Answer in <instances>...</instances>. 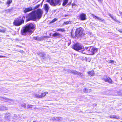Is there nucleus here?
Listing matches in <instances>:
<instances>
[{"instance_id":"1","label":"nucleus","mask_w":122,"mask_h":122,"mask_svg":"<svg viewBox=\"0 0 122 122\" xmlns=\"http://www.w3.org/2000/svg\"><path fill=\"white\" fill-rule=\"evenodd\" d=\"M43 13V11L40 9H38L36 10L33 11L28 14L29 17L26 20V21H35L37 19L39 20L41 18Z\"/></svg>"},{"instance_id":"2","label":"nucleus","mask_w":122,"mask_h":122,"mask_svg":"<svg viewBox=\"0 0 122 122\" xmlns=\"http://www.w3.org/2000/svg\"><path fill=\"white\" fill-rule=\"evenodd\" d=\"M35 29V25L32 23H30L23 27L21 30V33L22 35L26 36L28 33L30 34H32Z\"/></svg>"},{"instance_id":"3","label":"nucleus","mask_w":122,"mask_h":122,"mask_svg":"<svg viewBox=\"0 0 122 122\" xmlns=\"http://www.w3.org/2000/svg\"><path fill=\"white\" fill-rule=\"evenodd\" d=\"M25 16H23L21 19H20L21 16H20L19 18H17L13 22V25L15 26H19L23 24L24 22Z\"/></svg>"},{"instance_id":"4","label":"nucleus","mask_w":122,"mask_h":122,"mask_svg":"<svg viewBox=\"0 0 122 122\" xmlns=\"http://www.w3.org/2000/svg\"><path fill=\"white\" fill-rule=\"evenodd\" d=\"M98 49L97 48L89 46L85 48L84 50L86 51V54L90 55L94 54L95 52L97 51Z\"/></svg>"},{"instance_id":"5","label":"nucleus","mask_w":122,"mask_h":122,"mask_svg":"<svg viewBox=\"0 0 122 122\" xmlns=\"http://www.w3.org/2000/svg\"><path fill=\"white\" fill-rule=\"evenodd\" d=\"M83 29L80 27L77 28L75 31V37H81L84 36L85 34L84 33Z\"/></svg>"},{"instance_id":"6","label":"nucleus","mask_w":122,"mask_h":122,"mask_svg":"<svg viewBox=\"0 0 122 122\" xmlns=\"http://www.w3.org/2000/svg\"><path fill=\"white\" fill-rule=\"evenodd\" d=\"M61 0H46V2L49 3L50 5L53 6H55L60 5L61 4Z\"/></svg>"},{"instance_id":"7","label":"nucleus","mask_w":122,"mask_h":122,"mask_svg":"<svg viewBox=\"0 0 122 122\" xmlns=\"http://www.w3.org/2000/svg\"><path fill=\"white\" fill-rule=\"evenodd\" d=\"M72 48L74 50L78 51L82 49L81 46L78 43H76L74 44L72 46Z\"/></svg>"},{"instance_id":"8","label":"nucleus","mask_w":122,"mask_h":122,"mask_svg":"<svg viewBox=\"0 0 122 122\" xmlns=\"http://www.w3.org/2000/svg\"><path fill=\"white\" fill-rule=\"evenodd\" d=\"M48 93L47 92H42L40 94H36V95L35 96L36 97L38 98H42L45 97L46 94Z\"/></svg>"},{"instance_id":"9","label":"nucleus","mask_w":122,"mask_h":122,"mask_svg":"<svg viewBox=\"0 0 122 122\" xmlns=\"http://www.w3.org/2000/svg\"><path fill=\"white\" fill-rule=\"evenodd\" d=\"M79 18L81 20H84L86 19V15L84 13H82L79 15Z\"/></svg>"},{"instance_id":"10","label":"nucleus","mask_w":122,"mask_h":122,"mask_svg":"<svg viewBox=\"0 0 122 122\" xmlns=\"http://www.w3.org/2000/svg\"><path fill=\"white\" fill-rule=\"evenodd\" d=\"M106 78H104L102 79L105 82H108L110 84H112V81L110 78L109 77H107V76H106Z\"/></svg>"},{"instance_id":"11","label":"nucleus","mask_w":122,"mask_h":122,"mask_svg":"<svg viewBox=\"0 0 122 122\" xmlns=\"http://www.w3.org/2000/svg\"><path fill=\"white\" fill-rule=\"evenodd\" d=\"M47 38V36H42L41 37H39L38 36L34 37L33 39H34L37 41H41L43 39Z\"/></svg>"},{"instance_id":"12","label":"nucleus","mask_w":122,"mask_h":122,"mask_svg":"<svg viewBox=\"0 0 122 122\" xmlns=\"http://www.w3.org/2000/svg\"><path fill=\"white\" fill-rule=\"evenodd\" d=\"M52 36L54 37H57L58 38H59L61 37V35L60 33L56 32L53 33Z\"/></svg>"},{"instance_id":"13","label":"nucleus","mask_w":122,"mask_h":122,"mask_svg":"<svg viewBox=\"0 0 122 122\" xmlns=\"http://www.w3.org/2000/svg\"><path fill=\"white\" fill-rule=\"evenodd\" d=\"M33 10L32 7H30L28 8H26L24 10V13H26L31 11Z\"/></svg>"},{"instance_id":"14","label":"nucleus","mask_w":122,"mask_h":122,"mask_svg":"<svg viewBox=\"0 0 122 122\" xmlns=\"http://www.w3.org/2000/svg\"><path fill=\"white\" fill-rule=\"evenodd\" d=\"M44 9L46 11V13H47L48 12L49 7L48 5L47 4H45L44 5Z\"/></svg>"},{"instance_id":"15","label":"nucleus","mask_w":122,"mask_h":122,"mask_svg":"<svg viewBox=\"0 0 122 122\" xmlns=\"http://www.w3.org/2000/svg\"><path fill=\"white\" fill-rule=\"evenodd\" d=\"M87 73L90 76H93L94 75L95 73L93 70H91L88 71L87 72Z\"/></svg>"},{"instance_id":"16","label":"nucleus","mask_w":122,"mask_h":122,"mask_svg":"<svg viewBox=\"0 0 122 122\" xmlns=\"http://www.w3.org/2000/svg\"><path fill=\"white\" fill-rule=\"evenodd\" d=\"M109 117L110 118H115L117 119H118L120 118L119 117L115 115H114L113 116H110Z\"/></svg>"},{"instance_id":"17","label":"nucleus","mask_w":122,"mask_h":122,"mask_svg":"<svg viewBox=\"0 0 122 122\" xmlns=\"http://www.w3.org/2000/svg\"><path fill=\"white\" fill-rule=\"evenodd\" d=\"M12 0H8L6 2V4L8 5V6H9L10 5V4L12 2Z\"/></svg>"},{"instance_id":"18","label":"nucleus","mask_w":122,"mask_h":122,"mask_svg":"<svg viewBox=\"0 0 122 122\" xmlns=\"http://www.w3.org/2000/svg\"><path fill=\"white\" fill-rule=\"evenodd\" d=\"M68 1V0H64L62 3V5L64 6L67 3Z\"/></svg>"},{"instance_id":"19","label":"nucleus","mask_w":122,"mask_h":122,"mask_svg":"<svg viewBox=\"0 0 122 122\" xmlns=\"http://www.w3.org/2000/svg\"><path fill=\"white\" fill-rule=\"evenodd\" d=\"M71 22L70 21H66V22H64L63 25H67L69 24H70L71 23Z\"/></svg>"},{"instance_id":"20","label":"nucleus","mask_w":122,"mask_h":122,"mask_svg":"<svg viewBox=\"0 0 122 122\" xmlns=\"http://www.w3.org/2000/svg\"><path fill=\"white\" fill-rule=\"evenodd\" d=\"M56 30L58 31H61V32H64L66 31L65 29L64 28L58 29L57 30Z\"/></svg>"},{"instance_id":"21","label":"nucleus","mask_w":122,"mask_h":122,"mask_svg":"<svg viewBox=\"0 0 122 122\" xmlns=\"http://www.w3.org/2000/svg\"><path fill=\"white\" fill-rule=\"evenodd\" d=\"M57 20V19L56 18H55L54 19H53V20H52L50 21V23H52Z\"/></svg>"},{"instance_id":"22","label":"nucleus","mask_w":122,"mask_h":122,"mask_svg":"<svg viewBox=\"0 0 122 122\" xmlns=\"http://www.w3.org/2000/svg\"><path fill=\"white\" fill-rule=\"evenodd\" d=\"M91 14L92 16L95 19H98V20H99V17L96 16L95 15L93 14Z\"/></svg>"},{"instance_id":"23","label":"nucleus","mask_w":122,"mask_h":122,"mask_svg":"<svg viewBox=\"0 0 122 122\" xmlns=\"http://www.w3.org/2000/svg\"><path fill=\"white\" fill-rule=\"evenodd\" d=\"M91 14L92 16L95 19H98V20H99V17L96 16L95 15L93 14Z\"/></svg>"},{"instance_id":"24","label":"nucleus","mask_w":122,"mask_h":122,"mask_svg":"<svg viewBox=\"0 0 122 122\" xmlns=\"http://www.w3.org/2000/svg\"><path fill=\"white\" fill-rule=\"evenodd\" d=\"M88 89L86 87L84 88L83 89V92L84 93H86L88 92Z\"/></svg>"},{"instance_id":"25","label":"nucleus","mask_w":122,"mask_h":122,"mask_svg":"<svg viewBox=\"0 0 122 122\" xmlns=\"http://www.w3.org/2000/svg\"><path fill=\"white\" fill-rule=\"evenodd\" d=\"M40 4H39L37 5L36 6H35V7H34V9H36L40 7Z\"/></svg>"},{"instance_id":"26","label":"nucleus","mask_w":122,"mask_h":122,"mask_svg":"<svg viewBox=\"0 0 122 122\" xmlns=\"http://www.w3.org/2000/svg\"><path fill=\"white\" fill-rule=\"evenodd\" d=\"M3 28L2 30L0 29V32H4L5 31V28L3 27Z\"/></svg>"},{"instance_id":"27","label":"nucleus","mask_w":122,"mask_h":122,"mask_svg":"<svg viewBox=\"0 0 122 122\" xmlns=\"http://www.w3.org/2000/svg\"><path fill=\"white\" fill-rule=\"evenodd\" d=\"M76 74L81 76H83V74L80 72H77Z\"/></svg>"},{"instance_id":"28","label":"nucleus","mask_w":122,"mask_h":122,"mask_svg":"<svg viewBox=\"0 0 122 122\" xmlns=\"http://www.w3.org/2000/svg\"><path fill=\"white\" fill-rule=\"evenodd\" d=\"M114 62V61L112 60H110L109 62V63H113Z\"/></svg>"},{"instance_id":"29","label":"nucleus","mask_w":122,"mask_h":122,"mask_svg":"<svg viewBox=\"0 0 122 122\" xmlns=\"http://www.w3.org/2000/svg\"><path fill=\"white\" fill-rule=\"evenodd\" d=\"M99 20H100V22H102L104 21V19H100L99 18Z\"/></svg>"},{"instance_id":"30","label":"nucleus","mask_w":122,"mask_h":122,"mask_svg":"<svg viewBox=\"0 0 122 122\" xmlns=\"http://www.w3.org/2000/svg\"><path fill=\"white\" fill-rule=\"evenodd\" d=\"M32 105H30L29 106L27 107V108H32Z\"/></svg>"},{"instance_id":"31","label":"nucleus","mask_w":122,"mask_h":122,"mask_svg":"<svg viewBox=\"0 0 122 122\" xmlns=\"http://www.w3.org/2000/svg\"><path fill=\"white\" fill-rule=\"evenodd\" d=\"M118 31L121 33H122V29L118 30Z\"/></svg>"},{"instance_id":"32","label":"nucleus","mask_w":122,"mask_h":122,"mask_svg":"<svg viewBox=\"0 0 122 122\" xmlns=\"http://www.w3.org/2000/svg\"><path fill=\"white\" fill-rule=\"evenodd\" d=\"M71 5L72 7L77 5L76 4H75V3H72V4Z\"/></svg>"},{"instance_id":"33","label":"nucleus","mask_w":122,"mask_h":122,"mask_svg":"<svg viewBox=\"0 0 122 122\" xmlns=\"http://www.w3.org/2000/svg\"><path fill=\"white\" fill-rule=\"evenodd\" d=\"M69 15H69V14H67V15L65 14L64 15V17H66L67 16H69Z\"/></svg>"},{"instance_id":"34","label":"nucleus","mask_w":122,"mask_h":122,"mask_svg":"<svg viewBox=\"0 0 122 122\" xmlns=\"http://www.w3.org/2000/svg\"><path fill=\"white\" fill-rule=\"evenodd\" d=\"M5 56H0V58H2V57H5Z\"/></svg>"},{"instance_id":"35","label":"nucleus","mask_w":122,"mask_h":122,"mask_svg":"<svg viewBox=\"0 0 122 122\" xmlns=\"http://www.w3.org/2000/svg\"><path fill=\"white\" fill-rule=\"evenodd\" d=\"M100 3L102 2V0H97Z\"/></svg>"},{"instance_id":"36","label":"nucleus","mask_w":122,"mask_h":122,"mask_svg":"<svg viewBox=\"0 0 122 122\" xmlns=\"http://www.w3.org/2000/svg\"><path fill=\"white\" fill-rule=\"evenodd\" d=\"M20 52L21 53H22L23 52H24L23 51H20Z\"/></svg>"},{"instance_id":"37","label":"nucleus","mask_w":122,"mask_h":122,"mask_svg":"<svg viewBox=\"0 0 122 122\" xmlns=\"http://www.w3.org/2000/svg\"><path fill=\"white\" fill-rule=\"evenodd\" d=\"M71 3V1L69 2L68 5H70Z\"/></svg>"},{"instance_id":"38","label":"nucleus","mask_w":122,"mask_h":122,"mask_svg":"<svg viewBox=\"0 0 122 122\" xmlns=\"http://www.w3.org/2000/svg\"><path fill=\"white\" fill-rule=\"evenodd\" d=\"M32 122H37L35 121H33Z\"/></svg>"},{"instance_id":"39","label":"nucleus","mask_w":122,"mask_h":122,"mask_svg":"<svg viewBox=\"0 0 122 122\" xmlns=\"http://www.w3.org/2000/svg\"><path fill=\"white\" fill-rule=\"evenodd\" d=\"M71 36H72V32H71Z\"/></svg>"},{"instance_id":"40","label":"nucleus","mask_w":122,"mask_h":122,"mask_svg":"<svg viewBox=\"0 0 122 122\" xmlns=\"http://www.w3.org/2000/svg\"><path fill=\"white\" fill-rule=\"evenodd\" d=\"M27 16H26V18H27Z\"/></svg>"},{"instance_id":"41","label":"nucleus","mask_w":122,"mask_h":122,"mask_svg":"<svg viewBox=\"0 0 122 122\" xmlns=\"http://www.w3.org/2000/svg\"><path fill=\"white\" fill-rule=\"evenodd\" d=\"M20 46V47H21V46Z\"/></svg>"}]
</instances>
